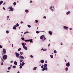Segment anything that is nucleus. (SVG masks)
Returning <instances> with one entry per match:
<instances>
[{
  "label": "nucleus",
  "instance_id": "aec40b11",
  "mask_svg": "<svg viewBox=\"0 0 73 73\" xmlns=\"http://www.w3.org/2000/svg\"><path fill=\"white\" fill-rule=\"evenodd\" d=\"M22 45L23 46V47L25 46V43H24V42H22Z\"/></svg>",
  "mask_w": 73,
  "mask_h": 73
},
{
  "label": "nucleus",
  "instance_id": "a19ab883",
  "mask_svg": "<svg viewBox=\"0 0 73 73\" xmlns=\"http://www.w3.org/2000/svg\"><path fill=\"white\" fill-rule=\"evenodd\" d=\"M9 9H11V8H12V6H10V7H9Z\"/></svg>",
  "mask_w": 73,
  "mask_h": 73
},
{
  "label": "nucleus",
  "instance_id": "f257e3e1",
  "mask_svg": "<svg viewBox=\"0 0 73 73\" xmlns=\"http://www.w3.org/2000/svg\"><path fill=\"white\" fill-rule=\"evenodd\" d=\"M44 66V68L41 70L42 71H44V70H48V67H46L47 66V64H45L43 65Z\"/></svg>",
  "mask_w": 73,
  "mask_h": 73
},
{
  "label": "nucleus",
  "instance_id": "8fccbe9b",
  "mask_svg": "<svg viewBox=\"0 0 73 73\" xmlns=\"http://www.w3.org/2000/svg\"><path fill=\"white\" fill-rule=\"evenodd\" d=\"M60 44L61 45H63V43H62V42Z\"/></svg>",
  "mask_w": 73,
  "mask_h": 73
},
{
  "label": "nucleus",
  "instance_id": "5701e85b",
  "mask_svg": "<svg viewBox=\"0 0 73 73\" xmlns=\"http://www.w3.org/2000/svg\"><path fill=\"white\" fill-rule=\"evenodd\" d=\"M21 48H20L18 49V52H20V51L21 50Z\"/></svg>",
  "mask_w": 73,
  "mask_h": 73
},
{
  "label": "nucleus",
  "instance_id": "c9c22d12",
  "mask_svg": "<svg viewBox=\"0 0 73 73\" xmlns=\"http://www.w3.org/2000/svg\"><path fill=\"white\" fill-rule=\"evenodd\" d=\"M35 23H38V20H35Z\"/></svg>",
  "mask_w": 73,
  "mask_h": 73
},
{
  "label": "nucleus",
  "instance_id": "4be33fe9",
  "mask_svg": "<svg viewBox=\"0 0 73 73\" xmlns=\"http://www.w3.org/2000/svg\"><path fill=\"white\" fill-rule=\"evenodd\" d=\"M50 57L52 58H53V55H50Z\"/></svg>",
  "mask_w": 73,
  "mask_h": 73
},
{
  "label": "nucleus",
  "instance_id": "dca6fc26",
  "mask_svg": "<svg viewBox=\"0 0 73 73\" xmlns=\"http://www.w3.org/2000/svg\"><path fill=\"white\" fill-rule=\"evenodd\" d=\"M70 11H68L66 13V15H69V13H70Z\"/></svg>",
  "mask_w": 73,
  "mask_h": 73
},
{
  "label": "nucleus",
  "instance_id": "2eb2a0df",
  "mask_svg": "<svg viewBox=\"0 0 73 73\" xmlns=\"http://www.w3.org/2000/svg\"><path fill=\"white\" fill-rule=\"evenodd\" d=\"M40 62L42 64H43V63H44V60H41Z\"/></svg>",
  "mask_w": 73,
  "mask_h": 73
},
{
  "label": "nucleus",
  "instance_id": "7ed1b4c3",
  "mask_svg": "<svg viewBox=\"0 0 73 73\" xmlns=\"http://www.w3.org/2000/svg\"><path fill=\"white\" fill-rule=\"evenodd\" d=\"M6 50L7 49H5L4 48L3 49V51L1 52L2 55V56H3V55H4V54H6Z\"/></svg>",
  "mask_w": 73,
  "mask_h": 73
},
{
  "label": "nucleus",
  "instance_id": "a878e982",
  "mask_svg": "<svg viewBox=\"0 0 73 73\" xmlns=\"http://www.w3.org/2000/svg\"><path fill=\"white\" fill-rule=\"evenodd\" d=\"M65 70L66 71H68V67H66L65 68Z\"/></svg>",
  "mask_w": 73,
  "mask_h": 73
},
{
  "label": "nucleus",
  "instance_id": "c03bdc74",
  "mask_svg": "<svg viewBox=\"0 0 73 73\" xmlns=\"http://www.w3.org/2000/svg\"><path fill=\"white\" fill-rule=\"evenodd\" d=\"M33 3V1H30V3Z\"/></svg>",
  "mask_w": 73,
  "mask_h": 73
},
{
  "label": "nucleus",
  "instance_id": "9d476101",
  "mask_svg": "<svg viewBox=\"0 0 73 73\" xmlns=\"http://www.w3.org/2000/svg\"><path fill=\"white\" fill-rule=\"evenodd\" d=\"M23 47V49H25V50H27V49H28V48L26 47L25 46Z\"/></svg>",
  "mask_w": 73,
  "mask_h": 73
},
{
  "label": "nucleus",
  "instance_id": "603ef678",
  "mask_svg": "<svg viewBox=\"0 0 73 73\" xmlns=\"http://www.w3.org/2000/svg\"><path fill=\"white\" fill-rule=\"evenodd\" d=\"M10 62H11V63H12V62H13V61H12V60L11 61H10Z\"/></svg>",
  "mask_w": 73,
  "mask_h": 73
},
{
  "label": "nucleus",
  "instance_id": "39448f33",
  "mask_svg": "<svg viewBox=\"0 0 73 73\" xmlns=\"http://www.w3.org/2000/svg\"><path fill=\"white\" fill-rule=\"evenodd\" d=\"M8 57V56L7 55L4 54L3 56V58L4 60H7Z\"/></svg>",
  "mask_w": 73,
  "mask_h": 73
},
{
  "label": "nucleus",
  "instance_id": "69168bd1",
  "mask_svg": "<svg viewBox=\"0 0 73 73\" xmlns=\"http://www.w3.org/2000/svg\"><path fill=\"white\" fill-rule=\"evenodd\" d=\"M26 32H25V33H24V35H25V34H26Z\"/></svg>",
  "mask_w": 73,
  "mask_h": 73
},
{
  "label": "nucleus",
  "instance_id": "13d9d810",
  "mask_svg": "<svg viewBox=\"0 0 73 73\" xmlns=\"http://www.w3.org/2000/svg\"><path fill=\"white\" fill-rule=\"evenodd\" d=\"M6 72H7V73H8V72H9V71H6Z\"/></svg>",
  "mask_w": 73,
  "mask_h": 73
},
{
  "label": "nucleus",
  "instance_id": "79ce46f5",
  "mask_svg": "<svg viewBox=\"0 0 73 73\" xmlns=\"http://www.w3.org/2000/svg\"><path fill=\"white\" fill-rule=\"evenodd\" d=\"M41 68L42 69H43L44 68V66H43V64H42V66H41Z\"/></svg>",
  "mask_w": 73,
  "mask_h": 73
},
{
  "label": "nucleus",
  "instance_id": "ddd939ff",
  "mask_svg": "<svg viewBox=\"0 0 73 73\" xmlns=\"http://www.w3.org/2000/svg\"><path fill=\"white\" fill-rule=\"evenodd\" d=\"M14 65H17V62L16 61H15L14 62Z\"/></svg>",
  "mask_w": 73,
  "mask_h": 73
},
{
  "label": "nucleus",
  "instance_id": "9b49d317",
  "mask_svg": "<svg viewBox=\"0 0 73 73\" xmlns=\"http://www.w3.org/2000/svg\"><path fill=\"white\" fill-rule=\"evenodd\" d=\"M52 33H52V32L49 31H48V34H49V35H50L51 36Z\"/></svg>",
  "mask_w": 73,
  "mask_h": 73
},
{
  "label": "nucleus",
  "instance_id": "c756f323",
  "mask_svg": "<svg viewBox=\"0 0 73 73\" xmlns=\"http://www.w3.org/2000/svg\"><path fill=\"white\" fill-rule=\"evenodd\" d=\"M36 33H40V32L38 31H36Z\"/></svg>",
  "mask_w": 73,
  "mask_h": 73
},
{
  "label": "nucleus",
  "instance_id": "4c0bfd02",
  "mask_svg": "<svg viewBox=\"0 0 73 73\" xmlns=\"http://www.w3.org/2000/svg\"><path fill=\"white\" fill-rule=\"evenodd\" d=\"M3 48V46H2L0 44V48L1 49Z\"/></svg>",
  "mask_w": 73,
  "mask_h": 73
},
{
  "label": "nucleus",
  "instance_id": "774afa93",
  "mask_svg": "<svg viewBox=\"0 0 73 73\" xmlns=\"http://www.w3.org/2000/svg\"><path fill=\"white\" fill-rule=\"evenodd\" d=\"M11 66H12V65H11Z\"/></svg>",
  "mask_w": 73,
  "mask_h": 73
},
{
  "label": "nucleus",
  "instance_id": "49530a36",
  "mask_svg": "<svg viewBox=\"0 0 73 73\" xmlns=\"http://www.w3.org/2000/svg\"><path fill=\"white\" fill-rule=\"evenodd\" d=\"M44 19H46V16H44L43 18Z\"/></svg>",
  "mask_w": 73,
  "mask_h": 73
},
{
  "label": "nucleus",
  "instance_id": "09e8293b",
  "mask_svg": "<svg viewBox=\"0 0 73 73\" xmlns=\"http://www.w3.org/2000/svg\"><path fill=\"white\" fill-rule=\"evenodd\" d=\"M3 9H4V10H5V8L4 7H3Z\"/></svg>",
  "mask_w": 73,
  "mask_h": 73
},
{
  "label": "nucleus",
  "instance_id": "20e7f679",
  "mask_svg": "<svg viewBox=\"0 0 73 73\" xmlns=\"http://www.w3.org/2000/svg\"><path fill=\"white\" fill-rule=\"evenodd\" d=\"M50 9L51 10L52 12L54 11V10H55L54 7L53 6H50Z\"/></svg>",
  "mask_w": 73,
  "mask_h": 73
},
{
  "label": "nucleus",
  "instance_id": "5fc2aeb1",
  "mask_svg": "<svg viewBox=\"0 0 73 73\" xmlns=\"http://www.w3.org/2000/svg\"><path fill=\"white\" fill-rule=\"evenodd\" d=\"M44 48H42V49H41V50H44Z\"/></svg>",
  "mask_w": 73,
  "mask_h": 73
},
{
  "label": "nucleus",
  "instance_id": "e433bc0d",
  "mask_svg": "<svg viewBox=\"0 0 73 73\" xmlns=\"http://www.w3.org/2000/svg\"><path fill=\"white\" fill-rule=\"evenodd\" d=\"M19 54H21V55H22L23 54H22V52H20Z\"/></svg>",
  "mask_w": 73,
  "mask_h": 73
},
{
  "label": "nucleus",
  "instance_id": "de8ad7c7",
  "mask_svg": "<svg viewBox=\"0 0 73 73\" xmlns=\"http://www.w3.org/2000/svg\"><path fill=\"white\" fill-rule=\"evenodd\" d=\"M31 57V58H33V56H32V55H31L30 56Z\"/></svg>",
  "mask_w": 73,
  "mask_h": 73
},
{
  "label": "nucleus",
  "instance_id": "338daca9",
  "mask_svg": "<svg viewBox=\"0 0 73 73\" xmlns=\"http://www.w3.org/2000/svg\"><path fill=\"white\" fill-rule=\"evenodd\" d=\"M41 65V64H40L39 65V66H40Z\"/></svg>",
  "mask_w": 73,
  "mask_h": 73
},
{
  "label": "nucleus",
  "instance_id": "864d4df0",
  "mask_svg": "<svg viewBox=\"0 0 73 73\" xmlns=\"http://www.w3.org/2000/svg\"><path fill=\"white\" fill-rule=\"evenodd\" d=\"M23 22L22 21L21 22V24H23Z\"/></svg>",
  "mask_w": 73,
  "mask_h": 73
},
{
  "label": "nucleus",
  "instance_id": "412c9836",
  "mask_svg": "<svg viewBox=\"0 0 73 73\" xmlns=\"http://www.w3.org/2000/svg\"><path fill=\"white\" fill-rule=\"evenodd\" d=\"M25 12H26V13H28L29 12V11L27 9H26L25 10Z\"/></svg>",
  "mask_w": 73,
  "mask_h": 73
},
{
  "label": "nucleus",
  "instance_id": "bf43d9fd",
  "mask_svg": "<svg viewBox=\"0 0 73 73\" xmlns=\"http://www.w3.org/2000/svg\"><path fill=\"white\" fill-rule=\"evenodd\" d=\"M7 19H9V16H8L7 17Z\"/></svg>",
  "mask_w": 73,
  "mask_h": 73
},
{
  "label": "nucleus",
  "instance_id": "1a4fd4ad",
  "mask_svg": "<svg viewBox=\"0 0 73 73\" xmlns=\"http://www.w3.org/2000/svg\"><path fill=\"white\" fill-rule=\"evenodd\" d=\"M66 65V66H67V67H69V66H70V63L69 62H68V63H67Z\"/></svg>",
  "mask_w": 73,
  "mask_h": 73
},
{
  "label": "nucleus",
  "instance_id": "7c9ffc66",
  "mask_svg": "<svg viewBox=\"0 0 73 73\" xmlns=\"http://www.w3.org/2000/svg\"><path fill=\"white\" fill-rule=\"evenodd\" d=\"M6 33L7 34L9 33V31H8V30L6 31Z\"/></svg>",
  "mask_w": 73,
  "mask_h": 73
},
{
  "label": "nucleus",
  "instance_id": "58836bf2",
  "mask_svg": "<svg viewBox=\"0 0 73 73\" xmlns=\"http://www.w3.org/2000/svg\"><path fill=\"white\" fill-rule=\"evenodd\" d=\"M47 49H44L43 51H46V50H47Z\"/></svg>",
  "mask_w": 73,
  "mask_h": 73
},
{
  "label": "nucleus",
  "instance_id": "f704fd0d",
  "mask_svg": "<svg viewBox=\"0 0 73 73\" xmlns=\"http://www.w3.org/2000/svg\"><path fill=\"white\" fill-rule=\"evenodd\" d=\"M27 26H28V27H29V28H31V26L30 25H27Z\"/></svg>",
  "mask_w": 73,
  "mask_h": 73
},
{
  "label": "nucleus",
  "instance_id": "423d86ee",
  "mask_svg": "<svg viewBox=\"0 0 73 73\" xmlns=\"http://www.w3.org/2000/svg\"><path fill=\"white\" fill-rule=\"evenodd\" d=\"M15 54L16 57H17V58H19V56L20 55V54L17 52H15Z\"/></svg>",
  "mask_w": 73,
  "mask_h": 73
},
{
  "label": "nucleus",
  "instance_id": "393cba45",
  "mask_svg": "<svg viewBox=\"0 0 73 73\" xmlns=\"http://www.w3.org/2000/svg\"><path fill=\"white\" fill-rule=\"evenodd\" d=\"M25 42H29V40H25Z\"/></svg>",
  "mask_w": 73,
  "mask_h": 73
},
{
  "label": "nucleus",
  "instance_id": "e2e57ef3",
  "mask_svg": "<svg viewBox=\"0 0 73 73\" xmlns=\"http://www.w3.org/2000/svg\"><path fill=\"white\" fill-rule=\"evenodd\" d=\"M17 73H20V72L18 71Z\"/></svg>",
  "mask_w": 73,
  "mask_h": 73
},
{
  "label": "nucleus",
  "instance_id": "a18cd8bd",
  "mask_svg": "<svg viewBox=\"0 0 73 73\" xmlns=\"http://www.w3.org/2000/svg\"><path fill=\"white\" fill-rule=\"evenodd\" d=\"M3 64H4V63H3V62L1 63V65H3Z\"/></svg>",
  "mask_w": 73,
  "mask_h": 73
},
{
  "label": "nucleus",
  "instance_id": "0e129e2a",
  "mask_svg": "<svg viewBox=\"0 0 73 73\" xmlns=\"http://www.w3.org/2000/svg\"><path fill=\"white\" fill-rule=\"evenodd\" d=\"M26 33H29V32H26Z\"/></svg>",
  "mask_w": 73,
  "mask_h": 73
},
{
  "label": "nucleus",
  "instance_id": "680f3d73",
  "mask_svg": "<svg viewBox=\"0 0 73 73\" xmlns=\"http://www.w3.org/2000/svg\"><path fill=\"white\" fill-rule=\"evenodd\" d=\"M50 44H49L48 45V47H49V46H50Z\"/></svg>",
  "mask_w": 73,
  "mask_h": 73
},
{
  "label": "nucleus",
  "instance_id": "f03ea898",
  "mask_svg": "<svg viewBox=\"0 0 73 73\" xmlns=\"http://www.w3.org/2000/svg\"><path fill=\"white\" fill-rule=\"evenodd\" d=\"M40 39H41L42 41L43 42L45 41V40H46V38L45 37L44 35H42L40 37Z\"/></svg>",
  "mask_w": 73,
  "mask_h": 73
},
{
  "label": "nucleus",
  "instance_id": "72a5a7b5",
  "mask_svg": "<svg viewBox=\"0 0 73 73\" xmlns=\"http://www.w3.org/2000/svg\"><path fill=\"white\" fill-rule=\"evenodd\" d=\"M1 60H2V61H4V60L3 58H1Z\"/></svg>",
  "mask_w": 73,
  "mask_h": 73
},
{
  "label": "nucleus",
  "instance_id": "6e6552de",
  "mask_svg": "<svg viewBox=\"0 0 73 73\" xmlns=\"http://www.w3.org/2000/svg\"><path fill=\"white\" fill-rule=\"evenodd\" d=\"M63 28H64V29H66V30H67L68 29V27H67L66 26H63Z\"/></svg>",
  "mask_w": 73,
  "mask_h": 73
},
{
  "label": "nucleus",
  "instance_id": "f3484780",
  "mask_svg": "<svg viewBox=\"0 0 73 73\" xmlns=\"http://www.w3.org/2000/svg\"><path fill=\"white\" fill-rule=\"evenodd\" d=\"M21 65L22 66H24V62H22L21 63Z\"/></svg>",
  "mask_w": 73,
  "mask_h": 73
},
{
  "label": "nucleus",
  "instance_id": "f8f14e48",
  "mask_svg": "<svg viewBox=\"0 0 73 73\" xmlns=\"http://www.w3.org/2000/svg\"><path fill=\"white\" fill-rule=\"evenodd\" d=\"M13 29H15V30H16V25H15L13 26Z\"/></svg>",
  "mask_w": 73,
  "mask_h": 73
},
{
  "label": "nucleus",
  "instance_id": "cd10ccee",
  "mask_svg": "<svg viewBox=\"0 0 73 73\" xmlns=\"http://www.w3.org/2000/svg\"><path fill=\"white\" fill-rule=\"evenodd\" d=\"M13 11V8H12L11 9H10V10H9V11Z\"/></svg>",
  "mask_w": 73,
  "mask_h": 73
},
{
  "label": "nucleus",
  "instance_id": "bb28decb",
  "mask_svg": "<svg viewBox=\"0 0 73 73\" xmlns=\"http://www.w3.org/2000/svg\"><path fill=\"white\" fill-rule=\"evenodd\" d=\"M13 68L14 69H15L16 68V66H13Z\"/></svg>",
  "mask_w": 73,
  "mask_h": 73
},
{
  "label": "nucleus",
  "instance_id": "2f4dec72",
  "mask_svg": "<svg viewBox=\"0 0 73 73\" xmlns=\"http://www.w3.org/2000/svg\"><path fill=\"white\" fill-rule=\"evenodd\" d=\"M21 39L22 40H23V41L24 40H25V39L23 37L21 38Z\"/></svg>",
  "mask_w": 73,
  "mask_h": 73
},
{
  "label": "nucleus",
  "instance_id": "ea45409f",
  "mask_svg": "<svg viewBox=\"0 0 73 73\" xmlns=\"http://www.w3.org/2000/svg\"><path fill=\"white\" fill-rule=\"evenodd\" d=\"M13 5H16V3L15 2H14L13 3Z\"/></svg>",
  "mask_w": 73,
  "mask_h": 73
},
{
  "label": "nucleus",
  "instance_id": "4468645a",
  "mask_svg": "<svg viewBox=\"0 0 73 73\" xmlns=\"http://www.w3.org/2000/svg\"><path fill=\"white\" fill-rule=\"evenodd\" d=\"M29 42H32V44L33 43V40L32 39H29Z\"/></svg>",
  "mask_w": 73,
  "mask_h": 73
},
{
  "label": "nucleus",
  "instance_id": "c85d7f7f",
  "mask_svg": "<svg viewBox=\"0 0 73 73\" xmlns=\"http://www.w3.org/2000/svg\"><path fill=\"white\" fill-rule=\"evenodd\" d=\"M23 61V59L21 60L20 61V62H22Z\"/></svg>",
  "mask_w": 73,
  "mask_h": 73
},
{
  "label": "nucleus",
  "instance_id": "37998d69",
  "mask_svg": "<svg viewBox=\"0 0 73 73\" xmlns=\"http://www.w3.org/2000/svg\"><path fill=\"white\" fill-rule=\"evenodd\" d=\"M11 69V67H9L8 68V70H10Z\"/></svg>",
  "mask_w": 73,
  "mask_h": 73
},
{
  "label": "nucleus",
  "instance_id": "473e14b6",
  "mask_svg": "<svg viewBox=\"0 0 73 73\" xmlns=\"http://www.w3.org/2000/svg\"><path fill=\"white\" fill-rule=\"evenodd\" d=\"M54 53H56L57 51L56 50H54Z\"/></svg>",
  "mask_w": 73,
  "mask_h": 73
},
{
  "label": "nucleus",
  "instance_id": "4d7b16f0",
  "mask_svg": "<svg viewBox=\"0 0 73 73\" xmlns=\"http://www.w3.org/2000/svg\"><path fill=\"white\" fill-rule=\"evenodd\" d=\"M5 2H4L3 4V5H5Z\"/></svg>",
  "mask_w": 73,
  "mask_h": 73
},
{
  "label": "nucleus",
  "instance_id": "a211bd4d",
  "mask_svg": "<svg viewBox=\"0 0 73 73\" xmlns=\"http://www.w3.org/2000/svg\"><path fill=\"white\" fill-rule=\"evenodd\" d=\"M36 69H37V67H34L33 68V70H36Z\"/></svg>",
  "mask_w": 73,
  "mask_h": 73
},
{
  "label": "nucleus",
  "instance_id": "0eeeda50",
  "mask_svg": "<svg viewBox=\"0 0 73 73\" xmlns=\"http://www.w3.org/2000/svg\"><path fill=\"white\" fill-rule=\"evenodd\" d=\"M19 58H20V59H24V58H24V56H23L22 55H20Z\"/></svg>",
  "mask_w": 73,
  "mask_h": 73
},
{
  "label": "nucleus",
  "instance_id": "b1692460",
  "mask_svg": "<svg viewBox=\"0 0 73 73\" xmlns=\"http://www.w3.org/2000/svg\"><path fill=\"white\" fill-rule=\"evenodd\" d=\"M19 25L18 23H17L16 24V27H19Z\"/></svg>",
  "mask_w": 73,
  "mask_h": 73
},
{
  "label": "nucleus",
  "instance_id": "052dcab7",
  "mask_svg": "<svg viewBox=\"0 0 73 73\" xmlns=\"http://www.w3.org/2000/svg\"><path fill=\"white\" fill-rule=\"evenodd\" d=\"M70 30H72V28H70Z\"/></svg>",
  "mask_w": 73,
  "mask_h": 73
},
{
  "label": "nucleus",
  "instance_id": "6e6d98bb",
  "mask_svg": "<svg viewBox=\"0 0 73 73\" xmlns=\"http://www.w3.org/2000/svg\"><path fill=\"white\" fill-rule=\"evenodd\" d=\"M20 69H21V68H22V66H20Z\"/></svg>",
  "mask_w": 73,
  "mask_h": 73
},
{
  "label": "nucleus",
  "instance_id": "6ab92c4d",
  "mask_svg": "<svg viewBox=\"0 0 73 73\" xmlns=\"http://www.w3.org/2000/svg\"><path fill=\"white\" fill-rule=\"evenodd\" d=\"M3 1H0V5H1V4H3Z\"/></svg>",
  "mask_w": 73,
  "mask_h": 73
},
{
  "label": "nucleus",
  "instance_id": "3c124183",
  "mask_svg": "<svg viewBox=\"0 0 73 73\" xmlns=\"http://www.w3.org/2000/svg\"><path fill=\"white\" fill-rule=\"evenodd\" d=\"M45 64H46V63H47V61L46 60L45 61Z\"/></svg>",
  "mask_w": 73,
  "mask_h": 73
}]
</instances>
